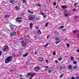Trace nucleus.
Listing matches in <instances>:
<instances>
[{
	"mask_svg": "<svg viewBox=\"0 0 79 79\" xmlns=\"http://www.w3.org/2000/svg\"><path fill=\"white\" fill-rule=\"evenodd\" d=\"M26 42H25L24 41V40H23L22 41V47H24L25 46H26Z\"/></svg>",
	"mask_w": 79,
	"mask_h": 79,
	"instance_id": "obj_4",
	"label": "nucleus"
},
{
	"mask_svg": "<svg viewBox=\"0 0 79 79\" xmlns=\"http://www.w3.org/2000/svg\"><path fill=\"white\" fill-rule=\"evenodd\" d=\"M9 26L11 31H14L15 30V25L11 24Z\"/></svg>",
	"mask_w": 79,
	"mask_h": 79,
	"instance_id": "obj_2",
	"label": "nucleus"
},
{
	"mask_svg": "<svg viewBox=\"0 0 79 79\" xmlns=\"http://www.w3.org/2000/svg\"><path fill=\"white\" fill-rule=\"evenodd\" d=\"M78 5V3H75L74 4V6H75L76 5Z\"/></svg>",
	"mask_w": 79,
	"mask_h": 79,
	"instance_id": "obj_37",
	"label": "nucleus"
},
{
	"mask_svg": "<svg viewBox=\"0 0 79 79\" xmlns=\"http://www.w3.org/2000/svg\"><path fill=\"white\" fill-rule=\"evenodd\" d=\"M26 3V1L25 0H23V3Z\"/></svg>",
	"mask_w": 79,
	"mask_h": 79,
	"instance_id": "obj_46",
	"label": "nucleus"
},
{
	"mask_svg": "<svg viewBox=\"0 0 79 79\" xmlns=\"http://www.w3.org/2000/svg\"><path fill=\"white\" fill-rule=\"evenodd\" d=\"M2 55V52L1 51H0V56H1Z\"/></svg>",
	"mask_w": 79,
	"mask_h": 79,
	"instance_id": "obj_44",
	"label": "nucleus"
},
{
	"mask_svg": "<svg viewBox=\"0 0 79 79\" xmlns=\"http://www.w3.org/2000/svg\"><path fill=\"white\" fill-rule=\"evenodd\" d=\"M38 60H39V61H43V58L40 57L39 58Z\"/></svg>",
	"mask_w": 79,
	"mask_h": 79,
	"instance_id": "obj_17",
	"label": "nucleus"
},
{
	"mask_svg": "<svg viewBox=\"0 0 79 79\" xmlns=\"http://www.w3.org/2000/svg\"><path fill=\"white\" fill-rule=\"evenodd\" d=\"M62 59H63V58H58V60H59V61H61Z\"/></svg>",
	"mask_w": 79,
	"mask_h": 79,
	"instance_id": "obj_28",
	"label": "nucleus"
},
{
	"mask_svg": "<svg viewBox=\"0 0 79 79\" xmlns=\"http://www.w3.org/2000/svg\"><path fill=\"white\" fill-rule=\"evenodd\" d=\"M34 73H33L32 75L30 77L29 79H32V77L34 76Z\"/></svg>",
	"mask_w": 79,
	"mask_h": 79,
	"instance_id": "obj_25",
	"label": "nucleus"
},
{
	"mask_svg": "<svg viewBox=\"0 0 79 79\" xmlns=\"http://www.w3.org/2000/svg\"><path fill=\"white\" fill-rule=\"evenodd\" d=\"M76 11V9H73V11Z\"/></svg>",
	"mask_w": 79,
	"mask_h": 79,
	"instance_id": "obj_51",
	"label": "nucleus"
},
{
	"mask_svg": "<svg viewBox=\"0 0 79 79\" xmlns=\"http://www.w3.org/2000/svg\"><path fill=\"white\" fill-rule=\"evenodd\" d=\"M48 45V43L46 45L44 46V47L46 48V47H47Z\"/></svg>",
	"mask_w": 79,
	"mask_h": 79,
	"instance_id": "obj_26",
	"label": "nucleus"
},
{
	"mask_svg": "<svg viewBox=\"0 0 79 79\" xmlns=\"http://www.w3.org/2000/svg\"><path fill=\"white\" fill-rule=\"evenodd\" d=\"M69 44H67V48H68L69 47Z\"/></svg>",
	"mask_w": 79,
	"mask_h": 79,
	"instance_id": "obj_35",
	"label": "nucleus"
},
{
	"mask_svg": "<svg viewBox=\"0 0 79 79\" xmlns=\"http://www.w3.org/2000/svg\"><path fill=\"white\" fill-rule=\"evenodd\" d=\"M60 42V41H56L55 43L56 44H59V43Z\"/></svg>",
	"mask_w": 79,
	"mask_h": 79,
	"instance_id": "obj_33",
	"label": "nucleus"
},
{
	"mask_svg": "<svg viewBox=\"0 0 79 79\" xmlns=\"http://www.w3.org/2000/svg\"><path fill=\"white\" fill-rule=\"evenodd\" d=\"M77 52H79V50H77Z\"/></svg>",
	"mask_w": 79,
	"mask_h": 79,
	"instance_id": "obj_64",
	"label": "nucleus"
},
{
	"mask_svg": "<svg viewBox=\"0 0 79 79\" xmlns=\"http://www.w3.org/2000/svg\"><path fill=\"white\" fill-rule=\"evenodd\" d=\"M23 38H20V40H23Z\"/></svg>",
	"mask_w": 79,
	"mask_h": 79,
	"instance_id": "obj_56",
	"label": "nucleus"
},
{
	"mask_svg": "<svg viewBox=\"0 0 79 79\" xmlns=\"http://www.w3.org/2000/svg\"><path fill=\"white\" fill-rule=\"evenodd\" d=\"M35 28L37 29H39V27H36Z\"/></svg>",
	"mask_w": 79,
	"mask_h": 79,
	"instance_id": "obj_63",
	"label": "nucleus"
},
{
	"mask_svg": "<svg viewBox=\"0 0 79 79\" xmlns=\"http://www.w3.org/2000/svg\"><path fill=\"white\" fill-rule=\"evenodd\" d=\"M10 17V15H5L4 16V18H9Z\"/></svg>",
	"mask_w": 79,
	"mask_h": 79,
	"instance_id": "obj_13",
	"label": "nucleus"
},
{
	"mask_svg": "<svg viewBox=\"0 0 79 79\" xmlns=\"http://www.w3.org/2000/svg\"><path fill=\"white\" fill-rule=\"evenodd\" d=\"M9 48L8 47V46L6 45L5 47V48H4L3 51L4 52H7L8 50V49Z\"/></svg>",
	"mask_w": 79,
	"mask_h": 79,
	"instance_id": "obj_5",
	"label": "nucleus"
},
{
	"mask_svg": "<svg viewBox=\"0 0 79 79\" xmlns=\"http://www.w3.org/2000/svg\"><path fill=\"white\" fill-rule=\"evenodd\" d=\"M35 69L36 71H38L39 70H40V67L39 66L36 67L35 68Z\"/></svg>",
	"mask_w": 79,
	"mask_h": 79,
	"instance_id": "obj_10",
	"label": "nucleus"
},
{
	"mask_svg": "<svg viewBox=\"0 0 79 79\" xmlns=\"http://www.w3.org/2000/svg\"><path fill=\"white\" fill-rule=\"evenodd\" d=\"M62 69H66V67H63L62 68Z\"/></svg>",
	"mask_w": 79,
	"mask_h": 79,
	"instance_id": "obj_49",
	"label": "nucleus"
},
{
	"mask_svg": "<svg viewBox=\"0 0 79 79\" xmlns=\"http://www.w3.org/2000/svg\"><path fill=\"white\" fill-rule=\"evenodd\" d=\"M15 8L16 10H18V6H16L15 7Z\"/></svg>",
	"mask_w": 79,
	"mask_h": 79,
	"instance_id": "obj_23",
	"label": "nucleus"
},
{
	"mask_svg": "<svg viewBox=\"0 0 79 79\" xmlns=\"http://www.w3.org/2000/svg\"><path fill=\"white\" fill-rule=\"evenodd\" d=\"M53 71V69L52 68H51L49 69L48 70V71L49 74H50Z\"/></svg>",
	"mask_w": 79,
	"mask_h": 79,
	"instance_id": "obj_7",
	"label": "nucleus"
},
{
	"mask_svg": "<svg viewBox=\"0 0 79 79\" xmlns=\"http://www.w3.org/2000/svg\"><path fill=\"white\" fill-rule=\"evenodd\" d=\"M31 75H32V73H28L27 74V75L28 76H30Z\"/></svg>",
	"mask_w": 79,
	"mask_h": 79,
	"instance_id": "obj_40",
	"label": "nucleus"
},
{
	"mask_svg": "<svg viewBox=\"0 0 79 79\" xmlns=\"http://www.w3.org/2000/svg\"><path fill=\"white\" fill-rule=\"evenodd\" d=\"M12 58L13 57H15V56H16V55H15V53H12Z\"/></svg>",
	"mask_w": 79,
	"mask_h": 79,
	"instance_id": "obj_19",
	"label": "nucleus"
},
{
	"mask_svg": "<svg viewBox=\"0 0 79 79\" xmlns=\"http://www.w3.org/2000/svg\"><path fill=\"white\" fill-rule=\"evenodd\" d=\"M34 35H37V31L36 32H34Z\"/></svg>",
	"mask_w": 79,
	"mask_h": 79,
	"instance_id": "obj_39",
	"label": "nucleus"
},
{
	"mask_svg": "<svg viewBox=\"0 0 79 79\" xmlns=\"http://www.w3.org/2000/svg\"><path fill=\"white\" fill-rule=\"evenodd\" d=\"M36 19L37 20H40V19H39V18H38V17H37L36 18Z\"/></svg>",
	"mask_w": 79,
	"mask_h": 79,
	"instance_id": "obj_42",
	"label": "nucleus"
},
{
	"mask_svg": "<svg viewBox=\"0 0 79 79\" xmlns=\"http://www.w3.org/2000/svg\"><path fill=\"white\" fill-rule=\"evenodd\" d=\"M71 60L72 61H73V56L71 57Z\"/></svg>",
	"mask_w": 79,
	"mask_h": 79,
	"instance_id": "obj_45",
	"label": "nucleus"
},
{
	"mask_svg": "<svg viewBox=\"0 0 79 79\" xmlns=\"http://www.w3.org/2000/svg\"><path fill=\"white\" fill-rule=\"evenodd\" d=\"M46 61L47 63H48V60H46Z\"/></svg>",
	"mask_w": 79,
	"mask_h": 79,
	"instance_id": "obj_52",
	"label": "nucleus"
},
{
	"mask_svg": "<svg viewBox=\"0 0 79 79\" xmlns=\"http://www.w3.org/2000/svg\"><path fill=\"white\" fill-rule=\"evenodd\" d=\"M64 75V74H62L61 75H60V76H59V77H60V78H62L63 76Z\"/></svg>",
	"mask_w": 79,
	"mask_h": 79,
	"instance_id": "obj_22",
	"label": "nucleus"
},
{
	"mask_svg": "<svg viewBox=\"0 0 79 79\" xmlns=\"http://www.w3.org/2000/svg\"><path fill=\"white\" fill-rule=\"evenodd\" d=\"M48 23H47L45 25V27H47L48 26Z\"/></svg>",
	"mask_w": 79,
	"mask_h": 79,
	"instance_id": "obj_41",
	"label": "nucleus"
},
{
	"mask_svg": "<svg viewBox=\"0 0 79 79\" xmlns=\"http://www.w3.org/2000/svg\"><path fill=\"white\" fill-rule=\"evenodd\" d=\"M73 64H77V62L76 61H74L73 62Z\"/></svg>",
	"mask_w": 79,
	"mask_h": 79,
	"instance_id": "obj_30",
	"label": "nucleus"
},
{
	"mask_svg": "<svg viewBox=\"0 0 79 79\" xmlns=\"http://www.w3.org/2000/svg\"><path fill=\"white\" fill-rule=\"evenodd\" d=\"M78 18V17L76 16L74 17V19H77Z\"/></svg>",
	"mask_w": 79,
	"mask_h": 79,
	"instance_id": "obj_43",
	"label": "nucleus"
},
{
	"mask_svg": "<svg viewBox=\"0 0 79 79\" xmlns=\"http://www.w3.org/2000/svg\"><path fill=\"white\" fill-rule=\"evenodd\" d=\"M55 40H59V38L57 37V38H55Z\"/></svg>",
	"mask_w": 79,
	"mask_h": 79,
	"instance_id": "obj_34",
	"label": "nucleus"
},
{
	"mask_svg": "<svg viewBox=\"0 0 79 79\" xmlns=\"http://www.w3.org/2000/svg\"><path fill=\"white\" fill-rule=\"evenodd\" d=\"M12 58H13V56H12L8 57L5 60V63H8L9 62H10L12 60Z\"/></svg>",
	"mask_w": 79,
	"mask_h": 79,
	"instance_id": "obj_1",
	"label": "nucleus"
},
{
	"mask_svg": "<svg viewBox=\"0 0 79 79\" xmlns=\"http://www.w3.org/2000/svg\"><path fill=\"white\" fill-rule=\"evenodd\" d=\"M16 19H23V18L21 17H17Z\"/></svg>",
	"mask_w": 79,
	"mask_h": 79,
	"instance_id": "obj_27",
	"label": "nucleus"
},
{
	"mask_svg": "<svg viewBox=\"0 0 79 79\" xmlns=\"http://www.w3.org/2000/svg\"><path fill=\"white\" fill-rule=\"evenodd\" d=\"M64 15L65 16V17H68V15L66 14H64Z\"/></svg>",
	"mask_w": 79,
	"mask_h": 79,
	"instance_id": "obj_32",
	"label": "nucleus"
},
{
	"mask_svg": "<svg viewBox=\"0 0 79 79\" xmlns=\"http://www.w3.org/2000/svg\"><path fill=\"white\" fill-rule=\"evenodd\" d=\"M55 62L56 63H58V60H56Z\"/></svg>",
	"mask_w": 79,
	"mask_h": 79,
	"instance_id": "obj_55",
	"label": "nucleus"
},
{
	"mask_svg": "<svg viewBox=\"0 0 79 79\" xmlns=\"http://www.w3.org/2000/svg\"><path fill=\"white\" fill-rule=\"evenodd\" d=\"M35 18V17L34 15H30L29 16V19L30 20H32L33 19H34Z\"/></svg>",
	"mask_w": 79,
	"mask_h": 79,
	"instance_id": "obj_3",
	"label": "nucleus"
},
{
	"mask_svg": "<svg viewBox=\"0 0 79 79\" xmlns=\"http://www.w3.org/2000/svg\"><path fill=\"white\" fill-rule=\"evenodd\" d=\"M59 68H60V69H62V67H61V66L60 67H59Z\"/></svg>",
	"mask_w": 79,
	"mask_h": 79,
	"instance_id": "obj_53",
	"label": "nucleus"
},
{
	"mask_svg": "<svg viewBox=\"0 0 79 79\" xmlns=\"http://www.w3.org/2000/svg\"><path fill=\"white\" fill-rule=\"evenodd\" d=\"M40 13H41L42 15H43V16L44 18H46V15L44 13H43L42 12H41Z\"/></svg>",
	"mask_w": 79,
	"mask_h": 79,
	"instance_id": "obj_11",
	"label": "nucleus"
},
{
	"mask_svg": "<svg viewBox=\"0 0 79 79\" xmlns=\"http://www.w3.org/2000/svg\"><path fill=\"white\" fill-rule=\"evenodd\" d=\"M28 55V54L27 53L26 54H24L23 56V57H26V56H27V55Z\"/></svg>",
	"mask_w": 79,
	"mask_h": 79,
	"instance_id": "obj_24",
	"label": "nucleus"
},
{
	"mask_svg": "<svg viewBox=\"0 0 79 79\" xmlns=\"http://www.w3.org/2000/svg\"><path fill=\"white\" fill-rule=\"evenodd\" d=\"M19 53L20 55H21V54H22V52H21V51L19 52Z\"/></svg>",
	"mask_w": 79,
	"mask_h": 79,
	"instance_id": "obj_48",
	"label": "nucleus"
},
{
	"mask_svg": "<svg viewBox=\"0 0 79 79\" xmlns=\"http://www.w3.org/2000/svg\"><path fill=\"white\" fill-rule=\"evenodd\" d=\"M52 54L53 55H56V52H54L52 53Z\"/></svg>",
	"mask_w": 79,
	"mask_h": 79,
	"instance_id": "obj_36",
	"label": "nucleus"
},
{
	"mask_svg": "<svg viewBox=\"0 0 79 79\" xmlns=\"http://www.w3.org/2000/svg\"><path fill=\"white\" fill-rule=\"evenodd\" d=\"M33 26V24H32V23H30V27H32Z\"/></svg>",
	"mask_w": 79,
	"mask_h": 79,
	"instance_id": "obj_20",
	"label": "nucleus"
},
{
	"mask_svg": "<svg viewBox=\"0 0 79 79\" xmlns=\"http://www.w3.org/2000/svg\"><path fill=\"white\" fill-rule=\"evenodd\" d=\"M77 37H78V38H79V34L77 35Z\"/></svg>",
	"mask_w": 79,
	"mask_h": 79,
	"instance_id": "obj_57",
	"label": "nucleus"
},
{
	"mask_svg": "<svg viewBox=\"0 0 79 79\" xmlns=\"http://www.w3.org/2000/svg\"><path fill=\"white\" fill-rule=\"evenodd\" d=\"M16 33L15 32H13L12 33H11L10 34V35L11 37H13V36H15V35H16Z\"/></svg>",
	"mask_w": 79,
	"mask_h": 79,
	"instance_id": "obj_6",
	"label": "nucleus"
},
{
	"mask_svg": "<svg viewBox=\"0 0 79 79\" xmlns=\"http://www.w3.org/2000/svg\"><path fill=\"white\" fill-rule=\"evenodd\" d=\"M76 79V77H72V79Z\"/></svg>",
	"mask_w": 79,
	"mask_h": 79,
	"instance_id": "obj_38",
	"label": "nucleus"
},
{
	"mask_svg": "<svg viewBox=\"0 0 79 79\" xmlns=\"http://www.w3.org/2000/svg\"><path fill=\"white\" fill-rule=\"evenodd\" d=\"M35 55H37V52L35 51Z\"/></svg>",
	"mask_w": 79,
	"mask_h": 79,
	"instance_id": "obj_62",
	"label": "nucleus"
},
{
	"mask_svg": "<svg viewBox=\"0 0 79 79\" xmlns=\"http://www.w3.org/2000/svg\"><path fill=\"white\" fill-rule=\"evenodd\" d=\"M55 35H58V34H58V32L56 31H55Z\"/></svg>",
	"mask_w": 79,
	"mask_h": 79,
	"instance_id": "obj_15",
	"label": "nucleus"
},
{
	"mask_svg": "<svg viewBox=\"0 0 79 79\" xmlns=\"http://www.w3.org/2000/svg\"><path fill=\"white\" fill-rule=\"evenodd\" d=\"M28 13H31V10H28Z\"/></svg>",
	"mask_w": 79,
	"mask_h": 79,
	"instance_id": "obj_60",
	"label": "nucleus"
},
{
	"mask_svg": "<svg viewBox=\"0 0 79 79\" xmlns=\"http://www.w3.org/2000/svg\"><path fill=\"white\" fill-rule=\"evenodd\" d=\"M64 28V26H62L59 27L60 29H62V28Z\"/></svg>",
	"mask_w": 79,
	"mask_h": 79,
	"instance_id": "obj_31",
	"label": "nucleus"
},
{
	"mask_svg": "<svg viewBox=\"0 0 79 79\" xmlns=\"http://www.w3.org/2000/svg\"><path fill=\"white\" fill-rule=\"evenodd\" d=\"M16 20L17 21V22H19V23H21V22H22V20H21L19 19H16Z\"/></svg>",
	"mask_w": 79,
	"mask_h": 79,
	"instance_id": "obj_14",
	"label": "nucleus"
},
{
	"mask_svg": "<svg viewBox=\"0 0 79 79\" xmlns=\"http://www.w3.org/2000/svg\"><path fill=\"white\" fill-rule=\"evenodd\" d=\"M13 69H11L10 70V72H13Z\"/></svg>",
	"mask_w": 79,
	"mask_h": 79,
	"instance_id": "obj_58",
	"label": "nucleus"
},
{
	"mask_svg": "<svg viewBox=\"0 0 79 79\" xmlns=\"http://www.w3.org/2000/svg\"><path fill=\"white\" fill-rule=\"evenodd\" d=\"M37 33L39 35L41 34V31L40 30H39L38 31Z\"/></svg>",
	"mask_w": 79,
	"mask_h": 79,
	"instance_id": "obj_16",
	"label": "nucleus"
},
{
	"mask_svg": "<svg viewBox=\"0 0 79 79\" xmlns=\"http://www.w3.org/2000/svg\"><path fill=\"white\" fill-rule=\"evenodd\" d=\"M61 8H62L64 10L65 8H67L68 7H67V6L66 5H64V6H61Z\"/></svg>",
	"mask_w": 79,
	"mask_h": 79,
	"instance_id": "obj_9",
	"label": "nucleus"
},
{
	"mask_svg": "<svg viewBox=\"0 0 79 79\" xmlns=\"http://www.w3.org/2000/svg\"><path fill=\"white\" fill-rule=\"evenodd\" d=\"M49 35H48L47 36V39H48V38H49Z\"/></svg>",
	"mask_w": 79,
	"mask_h": 79,
	"instance_id": "obj_59",
	"label": "nucleus"
},
{
	"mask_svg": "<svg viewBox=\"0 0 79 79\" xmlns=\"http://www.w3.org/2000/svg\"><path fill=\"white\" fill-rule=\"evenodd\" d=\"M9 2L10 3H11L12 4H14L15 3V2L14 0H9Z\"/></svg>",
	"mask_w": 79,
	"mask_h": 79,
	"instance_id": "obj_8",
	"label": "nucleus"
},
{
	"mask_svg": "<svg viewBox=\"0 0 79 79\" xmlns=\"http://www.w3.org/2000/svg\"><path fill=\"white\" fill-rule=\"evenodd\" d=\"M53 5L55 6L56 5V2L54 3Z\"/></svg>",
	"mask_w": 79,
	"mask_h": 79,
	"instance_id": "obj_54",
	"label": "nucleus"
},
{
	"mask_svg": "<svg viewBox=\"0 0 79 79\" xmlns=\"http://www.w3.org/2000/svg\"><path fill=\"white\" fill-rule=\"evenodd\" d=\"M33 38H34V39H35V38H37V37H36V36H33Z\"/></svg>",
	"mask_w": 79,
	"mask_h": 79,
	"instance_id": "obj_50",
	"label": "nucleus"
},
{
	"mask_svg": "<svg viewBox=\"0 0 79 79\" xmlns=\"http://www.w3.org/2000/svg\"><path fill=\"white\" fill-rule=\"evenodd\" d=\"M66 31V29H62V31Z\"/></svg>",
	"mask_w": 79,
	"mask_h": 79,
	"instance_id": "obj_61",
	"label": "nucleus"
},
{
	"mask_svg": "<svg viewBox=\"0 0 79 79\" xmlns=\"http://www.w3.org/2000/svg\"><path fill=\"white\" fill-rule=\"evenodd\" d=\"M77 32V30H74L73 31V33H76Z\"/></svg>",
	"mask_w": 79,
	"mask_h": 79,
	"instance_id": "obj_29",
	"label": "nucleus"
},
{
	"mask_svg": "<svg viewBox=\"0 0 79 79\" xmlns=\"http://www.w3.org/2000/svg\"><path fill=\"white\" fill-rule=\"evenodd\" d=\"M77 66H75L73 67V69H77Z\"/></svg>",
	"mask_w": 79,
	"mask_h": 79,
	"instance_id": "obj_18",
	"label": "nucleus"
},
{
	"mask_svg": "<svg viewBox=\"0 0 79 79\" xmlns=\"http://www.w3.org/2000/svg\"><path fill=\"white\" fill-rule=\"evenodd\" d=\"M68 69H69L71 70L72 68H73V67H72V66H71V65H69L68 66Z\"/></svg>",
	"mask_w": 79,
	"mask_h": 79,
	"instance_id": "obj_12",
	"label": "nucleus"
},
{
	"mask_svg": "<svg viewBox=\"0 0 79 79\" xmlns=\"http://www.w3.org/2000/svg\"><path fill=\"white\" fill-rule=\"evenodd\" d=\"M76 79H79V76H78L77 77H76Z\"/></svg>",
	"mask_w": 79,
	"mask_h": 79,
	"instance_id": "obj_47",
	"label": "nucleus"
},
{
	"mask_svg": "<svg viewBox=\"0 0 79 79\" xmlns=\"http://www.w3.org/2000/svg\"><path fill=\"white\" fill-rule=\"evenodd\" d=\"M36 6L40 7V6H42V5H40V4H37Z\"/></svg>",
	"mask_w": 79,
	"mask_h": 79,
	"instance_id": "obj_21",
	"label": "nucleus"
}]
</instances>
